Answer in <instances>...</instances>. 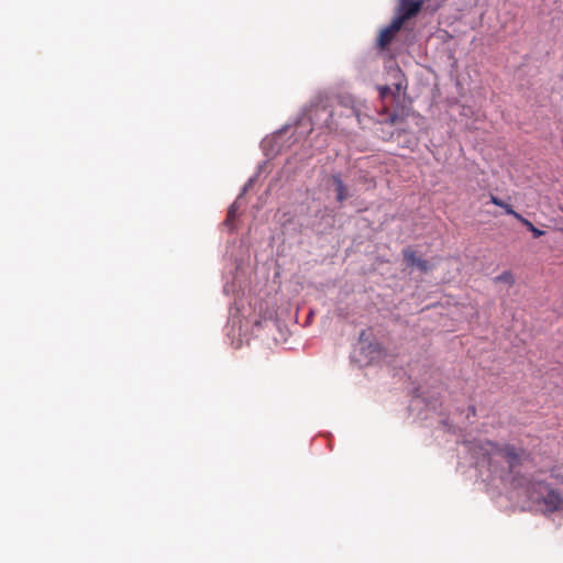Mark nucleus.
I'll return each mask as SVG.
<instances>
[{
  "mask_svg": "<svg viewBox=\"0 0 563 563\" xmlns=\"http://www.w3.org/2000/svg\"><path fill=\"white\" fill-rule=\"evenodd\" d=\"M490 202L497 207L503 208L507 214L512 216L515 219H517L519 222H521L529 231L533 229L534 225L531 221H529L528 219L522 217L520 213L516 212L514 210L512 206H510L509 203H506L497 196L490 195Z\"/></svg>",
  "mask_w": 563,
  "mask_h": 563,
  "instance_id": "4",
  "label": "nucleus"
},
{
  "mask_svg": "<svg viewBox=\"0 0 563 563\" xmlns=\"http://www.w3.org/2000/svg\"><path fill=\"white\" fill-rule=\"evenodd\" d=\"M401 27L402 24L394 18L391 23L380 31L377 38V46L382 49L386 48L393 42Z\"/></svg>",
  "mask_w": 563,
  "mask_h": 563,
  "instance_id": "3",
  "label": "nucleus"
},
{
  "mask_svg": "<svg viewBox=\"0 0 563 563\" xmlns=\"http://www.w3.org/2000/svg\"><path fill=\"white\" fill-rule=\"evenodd\" d=\"M364 336H365V331H362L361 334H360V343L362 345L364 344Z\"/></svg>",
  "mask_w": 563,
  "mask_h": 563,
  "instance_id": "16",
  "label": "nucleus"
},
{
  "mask_svg": "<svg viewBox=\"0 0 563 563\" xmlns=\"http://www.w3.org/2000/svg\"><path fill=\"white\" fill-rule=\"evenodd\" d=\"M402 254H404V258L408 265L415 266L417 264V261L419 260V257L416 256V253L412 250L406 249V250H404Z\"/></svg>",
  "mask_w": 563,
  "mask_h": 563,
  "instance_id": "8",
  "label": "nucleus"
},
{
  "mask_svg": "<svg viewBox=\"0 0 563 563\" xmlns=\"http://www.w3.org/2000/svg\"><path fill=\"white\" fill-rule=\"evenodd\" d=\"M378 91H379V97L382 100H384L389 93L393 95V91H391L390 87H388V86H379Z\"/></svg>",
  "mask_w": 563,
  "mask_h": 563,
  "instance_id": "11",
  "label": "nucleus"
},
{
  "mask_svg": "<svg viewBox=\"0 0 563 563\" xmlns=\"http://www.w3.org/2000/svg\"><path fill=\"white\" fill-rule=\"evenodd\" d=\"M380 114L384 115V118L380 121L382 123L394 125L399 121V115L397 113H388L387 107L383 108Z\"/></svg>",
  "mask_w": 563,
  "mask_h": 563,
  "instance_id": "7",
  "label": "nucleus"
},
{
  "mask_svg": "<svg viewBox=\"0 0 563 563\" xmlns=\"http://www.w3.org/2000/svg\"><path fill=\"white\" fill-rule=\"evenodd\" d=\"M530 232L532 233V235H533L534 238H540V236H542V235L544 234V231L539 230V229H538V228H536V227H533V229H532V230H530Z\"/></svg>",
  "mask_w": 563,
  "mask_h": 563,
  "instance_id": "13",
  "label": "nucleus"
},
{
  "mask_svg": "<svg viewBox=\"0 0 563 563\" xmlns=\"http://www.w3.org/2000/svg\"><path fill=\"white\" fill-rule=\"evenodd\" d=\"M235 217H236V207H235V205H232L228 210V214H227V219H225L224 223L227 225H231V223L234 221Z\"/></svg>",
  "mask_w": 563,
  "mask_h": 563,
  "instance_id": "10",
  "label": "nucleus"
},
{
  "mask_svg": "<svg viewBox=\"0 0 563 563\" xmlns=\"http://www.w3.org/2000/svg\"><path fill=\"white\" fill-rule=\"evenodd\" d=\"M333 181L336 187V199L342 202L347 198L346 187L339 176H333Z\"/></svg>",
  "mask_w": 563,
  "mask_h": 563,
  "instance_id": "6",
  "label": "nucleus"
},
{
  "mask_svg": "<svg viewBox=\"0 0 563 563\" xmlns=\"http://www.w3.org/2000/svg\"><path fill=\"white\" fill-rule=\"evenodd\" d=\"M496 282H503L512 285L515 280L510 272H504L503 274L496 277Z\"/></svg>",
  "mask_w": 563,
  "mask_h": 563,
  "instance_id": "9",
  "label": "nucleus"
},
{
  "mask_svg": "<svg viewBox=\"0 0 563 563\" xmlns=\"http://www.w3.org/2000/svg\"><path fill=\"white\" fill-rule=\"evenodd\" d=\"M415 266H417L422 272H427L429 269V263L426 260L421 258L417 261V264Z\"/></svg>",
  "mask_w": 563,
  "mask_h": 563,
  "instance_id": "12",
  "label": "nucleus"
},
{
  "mask_svg": "<svg viewBox=\"0 0 563 563\" xmlns=\"http://www.w3.org/2000/svg\"><path fill=\"white\" fill-rule=\"evenodd\" d=\"M552 477H556V474L554 473V470L551 471Z\"/></svg>",
  "mask_w": 563,
  "mask_h": 563,
  "instance_id": "17",
  "label": "nucleus"
},
{
  "mask_svg": "<svg viewBox=\"0 0 563 563\" xmlns=\"http://www.w3.org/2000/svg\"><path fill=\"white\" fill-rule=\"evenodd\" d=\"M560 230L563 232V227Z\"/></svg>",
  "mask_w": 563,
  "mask_h": 563,
  "instance_id": "18",
  "label": "nucleus"
},
{
  "mask_svg": "<svg viewBox=\"0 0 563 563\" xmlns=\"http://www.w3.org/2000/svg\"><path fill=\"white\" fill-rule=\"evenodd\" d=\"M401 88L402 87L400 82L395 84V91H393V96H398L400 93Z\"/></svg>",
  "mask_w": 563,
  "mask_h": 563,
  "instance_id": "14",
  "label": "nucleus"
},
{
  "mask_svg": "<svg viewBox=\"0 0 563 563\" xmlns=\"http://www.w3.org/2000/svg\"><path fill=\"white\" fill-rule=\"evenodd\" d=\"M543 504L548 511L559 510L563 505V499L559 493L553 489H549L547 495L542 498Z\"/></svg>",
  "mask_w": 563,
  "mask_h": 563,
  "instance_id": "5",
  "label": "nucleus"
},
{
  "mask_svg": "<svg viewBox=\"0 0 563 563\" xmlns=\"http://www.w3.org/2000/svg\"><path fill=\"white\" fill-rule=\"evenodd\" d=\"M368 351H369V354L372 353H376L377 352V345L376 344H372L369 343L368 346H367Z\"/></svg>",
  "mask_w": 563,
  "mask_h": 563,
  "instance_id": "15",
  "label": "nucleus"
},
{
  "mask_svg": "<svg viewBox=\"0 0 563 563\" xmlns=\"http://www.w3.org/2000/svg\"><path fill=\"white\" fill-rule=\"evenodd\" d=\"M483 450L488 456L489 465H492L495 460L501 459L507 463L509 472H512L517 466L521 465L527 457V452L523 449L510 444L500 446L488 441Z\"/></svg>",
  "mask_w": 563,
  "mask_h": 563,
  "instance_id": "1",
  "label": "nucleus"
},
{
  "mask_svg": "<svg viewBox=\"0 0 563 563\" xmlns=\"http://www.w3.org/2000/svg\"><path fill=\"white\" fill-rule=\"evenodd\" d=\"M423 4V0H398L395 19L404 25L406 21L415 18L421 11Z\"/></svg>",
  "mask_w": 563,
  "mask_h": 563,
  "instance_id": "2",
  "label": "nucleus"
}]
</instances>
